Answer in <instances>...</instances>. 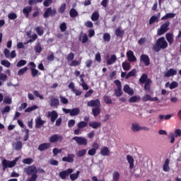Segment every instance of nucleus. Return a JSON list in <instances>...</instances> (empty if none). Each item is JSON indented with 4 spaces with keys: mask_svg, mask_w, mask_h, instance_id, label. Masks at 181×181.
I'll use <instances>...</instances> for the list:
<instances>
[{
    "mask_svg": "<svg viewBox=\"0 0 181 181\" xmlns=\"http://www.w3.org/2000/svg\"><path fill=\"white\" fill-rule=\"evenodd\" d=\"M176 74H177V71L171 68L164 74V76L165 77H171L172 76H176Z\"/></svg>",
    "mask_w": 181,
    "mask_h": 181,
    "instance_id": "obj_18",
    "label": "nucleus"
},
{
    "mask_svg": "<svg viewBox=\"0 0 181 181\" xmlns=\"http://www.w3.org/2000/svg\"><path fill=\"white\" fill-rule=\"evenodd\" d=\"M18 160H19V158H16L12 161H10L6 159H4L1 163L3 170L4 171L6 170L8 168H13L16 165V163L18 162Z\"/></svg>",
    "mask_w": 181,
    "mask_h": 181,
    "instance_id": "obj_3",
    "label": "nucleus"
},
{
    "mask_svg": "<svg viewBox=\"0 0 181 181\" xmlns=\"http://www.w3.org/2000/svg\"><path fill=\"white\" fill-rule=\"evenodd\" d=\"M57 13V10L56 8H52V7H49L46 9L45 12L43 14V18L45 19H47V18H49L51 16L53 18L54 16H56Z\"/></svg>",
    "mask_w": 181,
    "mask_h": 181,
    "instance_id": "obj_5",
    "label": "nucleus"
},
{
    "mask_svg": "<svg viewBox=\"0 0 181 181\" xmlns=\"http://www.w3.org/2000/svg\"><path fill=\"white\" fill-rule=\"evenodd\" d=\"M0 80L1 81H6V80H8V76L5 74L0 72Z\"/></svg>",
    "mask_w": 181,
    "mask_h": 181,
    "instance_id": "obj_61",
    "label": "nucleus"
},
{
    "mask_svg": "<svg viewBox=\"0 0 181 181\" xmlns=\"http://www.w3.org/2000/svg\"><path fill=\"white\" fill-rule=\"evenodd\" d=\"M1 64H2V66H4L5 67H7V68L11 67V62H9V61L8 60H2L1 62Z\"/></svg>",
    "mask_w": 181,
    "mask_h": 181,
    "instance_id": "obj_57",
    "label": "nucleus"
},
{
    "mask_svg": "<svg viewBox=\"0 0 181 181\" xmlns=\"http://www.w3.org/2000/svg\"><path fill=\"white\" fill-rule=\"evenodd\" d=\"M35 31L37 32V33L39 36H42L43 35V33H45V32L43 31V29H42V28H40V27H37L35 28Z\"/></svg>",
    "mask_w": 181,
    "mask_h": 181,
    "instance_id": "obj_60",
    "label": "nucleus"
},
{
    "mask_svg": "<svg viewBox=\"0 0 181 181\" xmlns=\"http://www.w3.org/2000/svg\"><path fill=\"white\" fill-rule=\"evenodd\" d=\"M141 100V97L132 96L129 99V103H138Z\"/></svg>",
    "mask_w": 181,
    "mask_h": 181,
    "instance_id": "obj_48",
    "label": "nucleus"
},
{
    "mask_svg": "<svg viewBox=\"0 0 181 181\" xmlns=\"http://www.w3.org/2000/svg\"><path fill=\"white\" fill-rule=\"evenodd\" d=\"M148 80H151V78H148V74H143L141 78L139 79V81L140 84H145V83H146V81H148Z\"/></svg>",
    "mask_w": 181,
    "mask_h": 181,
    "instance_id": "obj_20",
    "label": "nucleus"
},
{
    "mask_svg": "<svg viewBox=\"0 0 181 181\" xmlns=\"http://www.w3.org/2000/svg\"><path fill=\"white\" fill-rule=\"evenodd\" d=\"M127 159L128 163H129V169H132L134 168V158L132 156L127 155Z\"/></svg>",
    "mask_w": 181,
    "mask_h": 181,
    "instance_id": "obj_35",
    "label": "nucleus"
},
{
    "mask_svg": "<svg viewBox=\"0 0 181 181\" xmlns=\"http://www.w3.org/2000/svg\"><path fill=\"white\" fill-rule=\"evenodd\" d=\"M13 146L16 151H21L23 146V144H22V141H18L13 144Z\"/></svg>",
    "mask_w": 181,
    "mask_h": 181,
    "instance_id": "obj_23",
    "label": "nucleus"
},
{
    "mask_svg": "<svg viewBox=\"0 0 181 181\" xmlns=\"http://www.w3.org/2000/svg\"><path fill=\"white\" fill-rule=\"evenodd\" d=\"M23 163H25V165H32L33 163V158H28L23 160Z\"/></svg>",
    "mask_w": 181,
    "mask_h": 181,
    "instance_id": "obj_46",
    "label": "nucleus"
},
{
    "mask_svg": "<svg viewBox=\"0 0 181 181\" xmlns=\"http://www.w3.org/2000/svg\"><path fill=\"white\" fill-rule=\"evenodd\" d=\"M106 62L108 66H111V64H114V63L117 62V56L115 54H112L110 59H107Z\"/></svg>",
    "mask_w": 181,
    "mask_h": 181,
    "instance_id": "obj_25",
    "label": "nucleus"
},
{
    "mask_svg": "<svg viewBox=\"0 0 181 181\" xmlns=\"http://www.w3.org/2000/svg\"><path fill=\"white\" fill-rule=\"evenodd\" d=\"M127 57L129 62H136V57L134 54V52L129 50L127 52Z\"/></svg>",
    "mask_w": 181,
    "mask_h": 181,
    "instance_id": "obj_17",
    "label": "nucleus"
},
{
    "mask_svg": "<svg viewBox=\"0 0 181 181\" xmlns=\"http://www.w3.org/2000/svg\"><path fill=\"white\" fill-rule=\"evenodd\" d=\"M28 66H25L23 69H21L18 71V76H23V74H25L26 73V71H28Z\"/></svg>",
    "mask_w": 181,
    "mask_h": 181,
    "instance_id": "obj_49",
    "label": "nucleus"
},
{
    "mask_svg": "<svg viewBox=\"0 0 181 181\" xmlns=\"http://www.w3.org/2000/svg\"><path fill=\"white\" fill-rule=\"evenodd\" d=\"M33 9V8L31 6H27L23 8V15H25V18H29V15L32 12Z\"/></svg>",
    "mask_w": 181,
    "mask_h": 181,
    "instance_id": "obj_16",
    "label": "nucleus"
},
{
    "mask_svg": "<svg viewBox=\"0 0 181 181\" xmlns=\"http://www.w3.org/2000/svg\"><path fill=\"white\" fill-rule=\"evenodd\" d=\"M60 105V100L57 98H52L50 100V107L57 108Z\"/></svg>",
    "mask_w": 181,
    "mask_h": 181,
    "instance_id": "obj_15",
    "label": "nucleus"
},
{
    "mask_svg": "<svg viewBox=\"0 0 181 181\" xmlns=\"http://www.w3.org/2000/svg\"><path fill=\"white\" fill-rule=\"evenodd\" d=\"M73 141H75L76 142V144H78V145H83L84 146H86V145H87L88 142H87V139H86L85 137H82V136H74L73 137Z\"/></svg>",
    "mask_w": 181,
    "mask_h": 181,
    "instance_id": "obj_8",
    "label": "nucleus"
},
{
    "mask_svg": "<svg viewBox=\"0 0 181 181\" xmlns=\"http://www.w3.org/2000/svg\"><path fill=\"white\" fill-rule=\"evenodd\" d=\"M69 16L71 18H77V16H78V12L77 11V10H76V8H71L69 11Z\"/></svg>",
    "mask_w": 181,
    "mask_h": 181,
    "instance_id": "obj_36",
    "label": "nucleus"
},
{
    "mask_svg": "<svg viewBox=\"0 0 181 181\" xmlns=\"http://www.w3.org/2000/svg\"><path fill=\"white\" fill-rule=\"evenodd\" d=\"M136 74V69H132V71H130L127 75H126V77H125V79L126 80H128V78H129V77H134L135 76Z\"/></svg>",
    "mask_w": 181,
    "mask_h": 181,
    "instance_id": "obj_34",
    "label": "nucleus"
},
{
    "mask_svg": "<svg viewBox=\"0 0 181 181\" xmlns=\"http://www.w3.org/2000/svg\"><path fill=\"white\" fill-rule=\"evenodd\" d=\"M30 71H31V76L33 78L37 77L38 76H40V72L39 71V70H37L35 68L31 69Z\"/></svg>",
    "mask_w": 181,
    "mask_h": 181,
    "instance_id": "obj_38",
    "label": "nucleus"
},
{
    "mask_svg": "<svg viewBox=\"0 0 181 181\" xmlns=\"http://www.w3.org/2000/svg\"><path fill=\"white\" fill-rule=\"evenodd\" d=\"M48 117L50 118L51 122H54L59 117V114H57L56 110H53L48 112Z\"/></svg>",
    "mask_w": 181,
    "mask_h": 181,
    "instance_id": "obj_13",
    "label": "nucleus"
},
{
    "mask_svg": "<svg viewBox=\"0 0 181 181\" xmlns=\"http://www.w3.org/2000/svg\"><path fill=\"white\" fill-rule=\"evenodd\" d=\"M100 113L101 109L100 108V107H94L92 109V114L93 117H98V115H100Z\"/></svg>",
    "mask_w": 181,
    "mask_h": 181,
    "instance_id": "obj_28",
    "label": "nucleus"
},
{
    "mask_svg": "<svg viewBox=\"0 0 181 181\" xmlns=\"http://www.w3.org/2000/svg\"><path fill=\"white\" fill-rule=\"evenodd\" d=\"M151 97L150 96V95H148V94L145 95L141 98L143 103H146V101H151Z\"/></svg>",
    "mask_w": 181,
    "mask_h": 181,
    "instance_id": "obj_58",
    "label": "nucleus"
},
{
    "mask_svg": "<svg viewBox=\"0 0 181 181\" xmlns=\"http://www.w3.org/2000/svg\"><path fill=\"white\" fill-rule=\"evenodd\" d=\"M122 66L124 71H128L131 69V64H129V62H122Z\"/></svg>",
    "mask_w": 181,
    "mask_h": 181,
    "instance_id": "obj_33",
    "label": "nucleus"
},
{
    "mask_svg": "<svg viewBox=\"0 0 181 181\" xmlns=\"http://www.w3.org/2000/svg\"><path fill=\"white\" fill-rule=\"evenodd\" d=\"M100 155L102 156H110V148L107 146H104L100 149Z\"/></svg>",
    "mask_w": 181,
    "mask_h": 181,
    "instance_id": "obj_19",
    "label": "nucleus"
},
{
    "mask_svg": "<svg viewBox=\"0 0 181 181\" xmlns=\"http://www.w3.org/2000/svg\"><path fill=\"white\" fill-rule=\"evenodd\" d=\"M78 176H80V171H76V173L70 174V179L72 181L77 180L78 179Z\"/></svg>",
    "mask_w": 181,
    "mask_h": 181,
    "instance_id": "obj_37",
    "label": "nucleus"
},
{
    "mask_svg": "<svg viewBox=\"0 0 181 181\" xmlns=\"http://www.w3.org/2000/svg\"><path fill=\"white\" fill-rule=\"evenodd\" d=\"M81 62L77 60H72L71 62L69 64L71 67H76V66H80Z\"/></svg>",
    "mask_w": 181,
    "mask_h": 181,
    "instance_id": "obj_53",
    "label": "nucleus"
},
{
    "mask_svg": "<svg viewBox=\"0 0 181 181\" xmlns=\"http://www.w3.org/2000/svg\"><path fill=\"white\" fill-rule=\"evenodd\" d=\"M51 146L52 144L50 143H42L39 145L38 151H40V152H43V151H46V149H49Z\"/></svg>",
    "mask_w": 181,
    "mask_h": 181,
    "instance_id": "obj_14",
    "label": "nucleus"
},
{
    "mask_svg": "<svg viewBox=\"0 0 181 181\" xmlns=\"http://www.w3.org/2000/svg\"><path fill=\"white\" fill-rule=\"evenodd\" d=\"M39 107L37 105H34L32 107H28L25 110V112H32V111H35V110H37Z\"/></svg>",
    "mask_w": 181,
    "mask_h": 181,
    "instance_id": "obj_45",
    "label": "nucleus"
},
{
    "mask_svg": "<svg viewBox=\"0 0 181 181\" xmlns=\"http://www.w3.org/2000/svg\"><path fill=\"white\" fill-rule=\"evenodd\" d=\"M88 125L89 127H90V128H93V129H97L98 128H100L101 127V122H90Z\"/></svg>",
    "mask_w": 181,
    "mask_h": 181,
    "instance_id": "obj_22",
    "label": "nucleus"
},
{
    "mask_svg": "<svg viewBox=\"0 0 181 181\" xmlns=\"http://www.w3.org/2000/svg\"><path fill=\"white\" fill-rule=\"evenodd\" d=\"M140 63H144V66H148L151 65V59L149 56L143 54L140 56Z\"/></svg>",
    "mask_w": 181,
    "mask_h": 181,
    "instance_id": "obj_9",
    "label": "nucleus"
},
{
    "mask_svg": "<svg viewBox=\"0 0 181 181\" xmlns=\"http://www.w3.org/2000/svg\"><path fill=\"white\" fill-rule=\"evenodd\" d=\"M46 123V121L42 120L41 117H38L35 119V128H40L43 124Z\"/></svg>",
    "mask_w": 181,
    "mask_h": 181,
    "instance_id": "obj_21",
    "label": "nucleus"
},
{
    "mask_svg": "<svg viewBox=\"0 0 181 181\" xmlns=\"http://www.w3.org/2000/svg\"><path fill=\"white\" fill-rule=\"evenodd\" d=\"M80 114V108L76 107L71 110V117H76V115H78Z\"/></svg>",
    "mask_w": 181,
    "mask_h": 181,
    "instance_id": "obj_32",
    "label": "nucleus"
},
{
    "mask_svg": "<svg viewBox=\"0 0 181 181\" xmlns=\"http://www.w3.org/2000/svg\"><path fill=\"white\" fill-rule=\"evenodd\" d=\"M163 170L164 172H169V170H170V168L169 167V158L165 159L163 165Z\"/></svg>",
    "mask_w": 181,
    "mask_h": 181,
    "instance_id": "obj_27",
    "label": "nucleus"
},
{
    "mask_svg": "<svg viewBox=\"0 0 181 181\" xmlns=\"http://www.w3.org/2000/svg\"><path fill=\"white\" fill-rule=\"evenodd\" d=\"M155 22H158V16H153L149 20V25H152L153 23H155Z\"/></svg>",
    "mask_w": 181,
    "mask_h": 181,
    "instance_id": "obj_55",
    "label": "nucleus"
},
{
    "mask_svg": "<svg viewBox=\"0 0 181 181\" xmlns=\"http://www.w3.org/2000/svg\"><path fill=\"white\" fill-rule=\"evenodd\" d=\"M114 83L117 88V89L115 90V95H116V97H121V95H122V90H121L122 88L121 81L117 79L114 81Z\"/></svg>",
    "mask_w": 181,
    "mask_h": 181,
    "instance_id": "obj_6",
    "label": "nucleus"
},
{
    "mask_svg": "<svg viewBox=\"0 0 181 181\" xmlns=\"http://www.w3.org/2000/svg\"><path fill=\"white\" fill-rule=\"evenodd\" d=\"M63 141V136L59 134H53L49 137V142L54 144L56 142H62Z\"/></svg>",
    "mask_w": 181,
    "mask_h": 181,
    "instance_id": "obj_10",
    "label": "nucleus"
},
{
    "mask_svg": "<svg viewBox=\"0 0 181 181\" xmlns=\"http://www.w3.org/2000/svg\"><path fill=\"white\" fill-rule=\"evenodd\" d=\"M103 40L104 42H107V43H108L111 40V35L108 33H104Z\"/></svg>",
    "mask_w": 181,
    "mask_h": 181,
    "instance_id": "obj_42",
    "label": "nucleus"
},
{
    "mask_svg": "<svg viewBox=\"0 0 181 181\" xmlns=\"http://www.w3.org/2000/svg\"><path fill=\"white\" fill-rule=\"evenodd\" d=\"M123 90H124V93H127L129 95H134V90H132L129 87V86H128V85L124 86Z\"/></svg>",
    "mask_w": 181,
    "mask_h": 181,
    "instance_id": "obj_26",
    "label": "nucleus"
},
{
    "mask_svg": "<svg viewBox=\"0 0 181 181\" xmlns=\"http://www.w3.org/2000/svg\"><path fill=\"white\" fill-rule=\"evenodd\" d=\"M169 26H170V22L166 21L163 24L160 25V28L157 30L158 36H162V35H165L168 30H169Z\"/></svg>",
    "mask_w": 181,
    "mask_h": 181,
    "instance_id": "obj_4",
    "label": "nucleus"
},
{
    "mask_svg": "<svg viewBox=\"0 0 181 181\" xmlns=\"http://www.w3.org/2000/svg\"><path fill=\"white\" fill-rule=\"evenodd\" d=\"M67 62H73L74 60V53L71 52L66 57Z\"/></svg>",
    "mask_w": 181,
    "mask_h": 181,
    "instance_id": "obj_56",
    "label": "nucleus"
},
{
    "mask_svg": "<svg viewBox=\"0 0 181 181\" xmlns=\"http://www.w3.org/2000/svg\"><path fill=\"white\" fill-rule=\"evenodd\" d=\"M152 83V81L151 79H148L144 85V90L147 93H149L151 91V84Z\"/></svg>",
    "mask_w": 181,
    "mask_h": 181,
    "instance_id": "obj_29",
    "label": "nucleus"
},
{
    "mask_svg": "<svg viewBox=\"0 0 181 181\" xmlns=\"http://www.w3.org/2000/svg\"><path fill=\"white\" fill-rule=\"evenodd\" d=\"M33 94L35 97L40 98V100H43V98H45L43 95H40L38 90H33Z\"/></svg>",
    "mask_w": 181,
    "mask_h": 181,
    "instance_id": "obj_62",
    "label": "nucleus"
},
{
    "mask_svg": "<svg viewBox=\"0 0 181 181\" xmlns=\"http://www.w3.org/2000/svg\"><path fill=\"white\" fill-rule=\"evenodd\" d=\"M87 105L88 107H94L95 108H97L101 107V102L99 99L91 100L87 103Z\"/></svg>",
    "mask_w": 181,
    "mask_h": 181,
    "instance_id": "obj_11",
    "label": "nucleus"
},
{
    "mask_svg": "<svg viewBox=\"0 0 181 181\" xmlns=\"http://www.w3.org/2000/svg\"><path fill=\"white\" fill-rule=\"evenodd\" d=\"M165 39L168 42L169 45H173V34L170 33H168L165 35Z\"/></svg>",
    "mask_w": 181,
    "mask_h": 181,
    "instance_id": "obj_24",
    "label": "nucleus"
},
{
    "mask_svg": "<svg viewBox=\"0 0 181 181\" xmlns=\"http://www.w3.org/2000/svg\"><path fill=\"white\" fill-rule=\"evenodd\" d=\"M174 136H175V138H179V136H181V130L180 129L175 131Z\"/></svg>",
    "mask_w": 181,
    "mask_h": 181,
    "instance_id": "obj_64",
    "label": "nucleus"
},
{
    "mask_svg": "<svg viewBox=\"0 0 181 181\" xmlns=\"http://www.w3.org/2000/svg\"><path fill=\"white\" fill-rule=\"evenodd\" d=\"M73 172H74V170H73L72 168H69L66 170L61 171L59 173V176L61 179H62V180H64L66 179V177L67 176H70V175H71V173H73Z\"/></svg>",
    "mask_w": 181,
    "mask_h": 181,
    "instance_id": "obj_7",
    "label": "nucleus"
},
{
    "mask_svg": "<svg viewBox=\"0 0 181 181\" xmlns=\"http://www.w3.org/2000/svg\"><path fill=\"white\" fill-rule=\"evenodd\" d=\"M26 63V60L21 59L17 63L16 66L17 67H23V66H25Z\"/></svg>",
    "mask_w": 181,
    "mask_h": 181,
    "instance_id": "obj_54",
    "label": "nucleus"
},
{
    "mask_svg": "<svg viewBox=\"0 0 181 181\" xmlns=\"http://www.w3.org/2000/svg\"><path fill=\"white\" fill-rule=\"evenodd\" d=\"M86 153H87L86 149L79 150L76 153V156H78V158H81V157L84 156V155H86Z\"/></svg>",
    "mask_w": 181,
    "mask_h": 181,
    "instance_id": "obj_43",
    "label": "nucleus"
},
{
    "mask_svg": "<svg viewBox=\"0 0 181 181\" xmlns=\"http://www.w3.org/2000/svg\"><path fill=\"white\" fill-rule=\"evenodd\" d=\"M103 100H104L105 104H112V100H111V98H110L109 96L105 95L103 97Z\"/></svg>",
    "mask_w": 181,
    "mask_h": 181,
    "instance_id": "obj_59",
    "label": "nucleus"
},
{
    "mask_svg": "<svg viewBox=\"0 0 181 181\" xmlns=\"http://www.w3.org/2000/svg\"><path fill=\"white\" fill-rule=\"evenodd\" d=\"M25 172L27 175H31V177L29 179V181H36L37 180V169L36 166L31 165L25 168Z\"/></svg>",
    "mask_w": 181,
    "mask_h": 181,
    "instance_id": "obj_1",
    "label": "nucleus"
},
{
    "mask_svg": "<svg viewBox=\"0 0 181 181\" xmlns=\"http://www.w3.org/2000/svg\"><path fill=\"white\" fill-rule=\"evenodd\" d=\"M66 11V4L63 3L61 6L58 9L59 13H64V11Z\"/></svg>",
    "mask_w": 181,
    "mask_h": 181,
    "instance_id": "obj_51",
    "label": "nucleus"
},
{
    "mask_svg": "<svg viewBox=\"0 0 181 181\" xmlns=\"http://www.w3.org/2000/svg\"><path fill=\"white\" fill-rule=\"evenodd\" d=\"M100 19V13L98 11H94L91 16V21L95 22Z\"/></svg>",
    "mask_w": 181,
    "mask_h": 181,
    "instance_id": "obj_30",
    "label": "nucleus"
},
{
    "mask_svg": "<svg viewBox=\"0 0 181 181\" xmlns=\"http://www.w3.org/2000/svg\"><path fill=\"white\" fill-rule=\"evenodd\" d=\"M60 101L62 104H69V100L66 97L60 95Z\"/></svg>",
    "mask_w": 181,
    "mask_h": 181,
    "instance_id": "obj_63",
    "label": "nucleus"
},
{
    "mask_svg": "<svg viewBox=\"0 0 181 181\" xmlns=\"http://www.w3.org/2000/svg\"><path fill=\"white\" fill-rule=\"evenodd\" d=\"M34 50L36 53H40L42 52V45L40 42H37L36 46L34 47Z\"/></svg>",
    "mask_w": 181,
    "mask_h": 181,
    "instance_id": "obj_47",
    "label": "nucleus"
},
{
    "mask_svg": "<svg viewBox=\"0 0 181 181\" xmlns=\"http://www.w3.org/2000/svg\"><path fill=\"white\" fill-rule=\"evenodd\" d=\"M8 18L11 21H15V19H16L18 18V15H16V13H10L8 15Z\"/></svg>",
    "mask_w": 181,
    "mask_h": 181,
    "instance_id": "obj_52",
    "label": "nucleus"
},
{
    "mask_svg": "<svg viewBox=\"0 0 181 181\" xmlns=\"http://www.w3.org/2000/svg\"><path fill=\"white\" fill-rule=\"evenodd\" d=\"M124 30H121V28H117L115 30V35L117 37H122L124 36Z\"/></svg>",
    "mask_w": 181,
    "mask_h": 181,
    "instance_id": "obj_41",
    "label": "nucleus"
},
{
    "mask_svg": "<svg viewBox=\"0 0 181 181\" xmlns=\"http://www.w3.org/2000/svg\"><path fill=\"white\" fill-rule=\"evenodd\" d=\"M88 125V123L87 122L85 121H81L78 123L77 127L78 128H79L80 129H83V128H86L87 127Z\"/></svg>",
    "mask_w": 181,
    "mask_h": 181,
    "instance_id": "obj_39",
    "label": "nucleus"
},
{
    "mask_svg": "<svg viewBox=\"0 0 181 181\" xmlns=\"http://www.w3.org/2000/svg\"><path fill=\"white\" fill-rule=\"evenodd\" d=\"M119 180V173L118 171H115L112 174V181Z\"/></svg>",
    "mask_w": 181,
    "mask_h": 181,
    "instance_id": "obj_44",
    "label": "nucleus"
},
{
    "mask_svg": "<svg viewBox=\"0 0 181 181\" xmlns=\"http://www.w3.org/2000/svg\"><path fill=\"white\" fill-rule=\"evenodd\" d=\"M75 156L73 153H68L67 156L63 157V162H67L68 163H73L74 162Z\"/></svg>",
    "mask_w": 181,
    "mask_h": 181,
    "instance_id": "obj_12",
    "label": "nucleus"
},
{
    "mask_svg": "<svg viewBox=\"0 0 181 181\" xmlns=\"http://www.w3.org/2000/svg\"><path fill=\"white\" fill-rule=\"evenodd\" d=\"M177 87H179V83L177 81H173L169 86L170 90H173Z\"/></svg>",
    "mask_w": 181,
    "mask_h": 181,
    "instance_id": "obj_50",
    "label": "nucleus"
},
{
    "mask_svg": "<svg viewBox=\"0 0 181 181\" xmlns=\"http://www.w3.org/2000/svg\"><path fill=\"white\" fill-rule=\"evenodd\" d=\"M175 16H176L175 13H168L161 18V21H166V19L173 18Z\"/></svg>",
    "mask_w": 181,
    "mask_h": 181,
    "instance_id": "obj_31",
    "label": "nucleus"
},
{
    "mask_svg": "<svg viewBox=\"0 0 181 181\" xmlns=\"http://www.w3.org/2000/svg\"><path fill=\"white\" fill-rule=\"evenodd\" d=\"M167 47L168 42H166V40H165V37H161L157 40L153 49L156 50V52H160V49H166Z\"/></svg>",
    "mask_w": 181,
    "mask_h": 181,
    "instance_id": "obj_2",
    "label": "nucleus"
},
{
    "mask_svg": "<svg viewBox=\"0 0 181 181\" xmlns=\"http://www.w3.org/2000/svg\"><path fill=\"white\" fill-rule=\"evenodd\" d=\"M132 129L133 132H138L139 131H141V127L138 124V123H133Z\"/></svg>",
    "mask_w": 181,
    "mask_h": 181,
    "instance_id": "obj_40",
    "label": "nucleus"
}]
</instances>
